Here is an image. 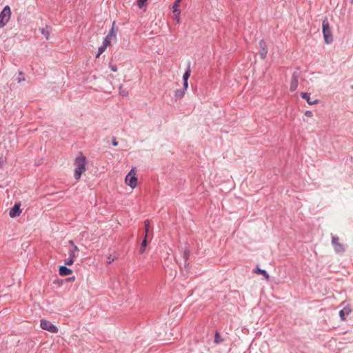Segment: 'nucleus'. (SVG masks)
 Masks as SVG:
<instances>
[{"label":"nucleus","mask_w":353,"mask_h":353,"mask_svg":"<svg viewBox=\"0 0 353 353\" xmlns=\"http://www.w3.org/2000/svg\"><path fill=\"white\" fill-rule=\"evenodd\" d=\"M75 170H74V178L79 180L81 178V174L85 171L86 158L85 156L80 153L75 159Z\"/></svg>","instance_id":"1"},{"label":"nucleus","mask_w":353,"mask_h":353,"mask_svg":"<svg viewBox=\"0 0 353 353\" xmlns=\"http://www.w3.org/2000/svg\"><path fill=\"white\" fill-rule=\"evenodd\" d=\"M323 34L325 43L330 44L333 41V37L330 27V24L327 18L323 19L322 23Z\"/></svg>","instance_id":"2"},{"label":"nucleus","mask_w":353,"mask_h":353,"mask_svg":"<svg viewBox=\"0 0 353 353\" xmlns=\"http://www.w3.org/2000/svg\"><path fill=\"white\" fill-rule=\"evenodd\" d=\"M137 171L135 168H132L125 179V184L131 188L134 189L137 186L138 179L136 176Z\"/></svg>","instance_id":"3"},{"label":"nucleus","mask_w":353,"mask_h":353,"mask_svg":"<svg viewBox=\"0 0 353 353\" xmlns=\"http://www.w3.org/2000/svg\"><path fill=\"white\" fill-rule=\"evenodd\" d=\"M11 14L10 8L8 6L4 7L0 13V28H3L9 21Z\"/></svg>","instance_id":"4"},{"label":"nucleus","mask_w":353,"mask_h":353,"mask_svg":"<svg viewBox=\"0 0 353 353\" xmlns=\"http://www.w3.org/2000/svg\"><path fill=\"white\" fill-rule=\"evenodd\" d=\"M40 326L43 330H46L51 333L55 334L58 332V328L49 321L41 320Z\"/></svg>","instance_id":"5"},{"label":"nucleus","mask_w":353,"mask_h":353,"mask_svg":"<svg viewBox=\"0 0 353 353\" xmlns=\"http://www.w3.org/2000/svg\"><path fill=\"white\" fill-rule=\"evenodd\" d=\"M21 203H16L13 208H12L10 210L9 215L11 218H14L19 216L21 212Z\"/></svg>","instance_id":"6"},{"label":"nucleus","mask_w":353,"mask_h":353,"mask_svg":"<svg viewBox=\"0 0 353 353\" xmlns=\"http://www.w3.org/2000/svg\"><path fill=\"white\" fill-rule=\"evenodd\" d=\"M260 52L259 57L261 59H265L268 54V48L265 42L263 40H261L259 43Z\"/></svg>","instance_id":"7"},{"label":"nucleus","mask_w":353,"mask_h":353,"mask_svg":"<svg viewBox=\"0 0 353 353\" xmlns=\"http://www.w3.org/2000/svg\"><path fill=\"white\" fill-rule=\"evenodd\" d=\"M299 84V75L296 73H294L292 76L290 85V90L294 92L297 89Z\"/></svg>","instance_id":"8"},{"label":"nucleus","mask_w":353,"mask_h":353,"mask_svg":"<svg viewBox=\"0 0 353 353\" xmlns=\"http://www.w3.org/2000/svg\"><path fill=\"white\" fill-rule=\"evenodd\" d=\"M339 240L338 237L333 236L332 243L336 252H342L344 251V248L343 245L339 242Z\"/></svg>","instance_id":"9"},{"label":"nucleus","mask_w":353,"mask_h":353,"mask_svg":"<svg viewBox=\"0 0 353 353\" xmlns=\"http://www.w3.org/2000/svg\"><path fill=\"white\" fill-rule=\"evenodd\" d=\"M352 312V310L349 307H345L339 312V316L342 321L346 319V316H348Z\"/></svg>","instance_id":"10"},{"label":"nucleus","mask_w":353,"mask_h":353,"mask_svg":"<svg viewBox=\"0 0 353 353\" xmlns=\"http://www.w3.org/2000/svg\"><path fill=\"white\" fill-rule=\"evenodd\" d=\"M310 95V94L306 93V92H302L301 94V97L303 99H305L308 104L314 105V104L318 103V100L317 99L312 100Z\"/></svg>","instance_id":"11"},{"label":"nucleus","mask_w":353,"mask_h":353,"mask_svg":"<svg viewBox=\"0 0 353 353\" xmlns=\"http://www.w3.org/2000/svg\"><path fill=\"white\" fill-rule=\"evenodd\" d=\"M69 243L71 245V246L72 247V250H69V255L70 257L72 258H75L76 257V253L79 251V248L78 247L74 244V243L73 242V241H69Z\"/></svg>","instance_id":"12"},{"label":"nucleus","mask_w":353,"mask_h":353,"mask_svg":"<svg viewBox=\"0 0 353 353\" xmlns=\"http://www.w3.org/2000/svg\"><path fill=\"white\" fill-rule=\"evenodd\" d=\"M59 274L62 276L70 275L72 273V270L65 266H61L59 269Z\"/></svg>","instance_id":"13"},{"label":"nucleus","mask_w":353,"mask_h":353,"mask_svg":"<svg viewBox=\"0 0 353 353\" xmlns=\"http://www.w3.org/2000/svg\"><path fill=\"white\" fill-rule=\"evenodd\" d=\"M39 30H40L41 33L44 36V37L46 39H48L49 36H50V30H49L48 26H46L45 28H41Z\"/></svg>","instance_id":"14"},{"label":"nucleus","mask_w":353,"mask_h":353,"mask_svg":"<svg viewBox=\"0 0 353 353\" xmlns=\"http://www.w3.org/2000/svg\"><path fill=\"white\" fill-rule=\"evenodd\" d=\"M255 272H256L257 274H262L264 276V277L266 279V280H269L270 279V276L269 274L267 273V272L264 270H261L260 268H256Z\"/></svg>","instance_id":"15"},{"label":"nucleus","mask_w":353,"mask_h":353,"mask_svg":"<svg viewBox=\"0 0 353 353\" xmlns=\"http://www.w3.org/2000/svg\"><path fill=\"white\" fill-rule=\"evenodd\" d=\"M182 0H175L173 6H172V11L174 13H176V12H178L179 10V4L181 2Z\"/></svg>","instance_id":"16"},{"label":"nucleus","mask_w":353,"mask_h":353,"mask_svg":"<svg viewBox=\"0 0 353 353\" xmlns=\"http://www.w3.org/2000/svg\"><path fill=\"white\" fill-rule=\"evenodd\" d=\"M147 244H148L147 238H146V236H145L144 239L143 240V241L141 243L140 250H139L141 254L144 253V252L145 250V247L147 246Z\"/></svg>","instance_id":"17"},{"label":"nucleus","mask_w":353,"mask_h":353,"mask_svg":"<svg viewBox=\"0 0 353 353\" xmlns=\"http://www.w3.org/2000/svg\"><path fill=\"white\" fill-rule=\"evenodd\" d=\"M110 42H111L110 34H108V36L105 38L102 46L107 48L110 44Z\"/></svg>","instance_id":"18"},{"label":"nucleus","mask_w":353,"mask_h":353,"mask_svg":"<svg viewBox=\"0 0 353 353\" xmlns=\"http://www.w3.org/2000/svg\"><path fill=\"white\" fill-rule=\"evenodd\" d=\"M144 227H145V236H146V237H147L148 234L149 232L150 227L149 220H145L144 221Z\"/></svg>","instance_id":"19"},{"label":"nucleus","mask_w":353,"mask_h":353,"mask_svg":"<svg viewBox=\"0 0 353 353\" xmlns=\"http://www.w3.org/2000/svg\"><path fill=\"white\" fill-rule=\"evenodd\" d=\"M184 94H185L184 90H177L175 92V97L181 99L184 96Z\"/></svg>","instance_id":"20"},{"label":"nucleus","mask_w":353,"mask_h":353,"mask_svg":"<svg viewBox=\"0 0 353 353\" xmlns=\"http://www.w3.org/2000/svg\"><path fill=\"white\" fill-rule=\"evenodd\" d=\"M119 94L123 97H127L128 95V91L123 89L122 85L119 86Z\"/></svg>","instance_id":"21"},{"label":"nucleus","mask_w":353,"mask_h":353,"mask_svg":"<svg viewBox=\"0 0 353 353\" xmlns=\"http://www.w3.org/2000/svg\"><path fill=\"white\" fill-rule=\"evenodd\" d=\"M222 341H223V339H221L219 333V332H216L215 337H214V343H220Z\"/></svg>","instance_id":"22"},{"label":"nucleus","mask_w":353,"mask_h":353,"mask_svg":"<svg viewBox=\"0 0 353 353\" xmlns=\"http://www.w3.org/2000/svg\"><path fill=\"white\" fill-rule=\"evenodd\" d=\"M190 69L188 68V70L184 73V74L183 76V81H188L189 77H190Z\"/></svg>","instance_id":"23"},{"label":"nucleus","mask_w":353,"mask_h":353,"mask_svg":"<svg viewBox=\"0 0 353 353\" xmlns=\"http://www.w3.org/2000/svg\"><path fill=\"white\" fill-rule=\"evenodd\" d=\"M147 1V0H138L137 1V6L138 7L141 9L144 7L145 3Z\"/></svg>","instance_id":"24"},{"label":"nucleus","mask_w":353,"mask_h":353,"mask_svg":"<svg viewBox=\"0 0 353 353\" xmlns=\"http://www.w3.org/2000/svg\"><path fill=\"white\" fill-rule=\"evenodd\" d=\"M106 48L103 46H101L98 50V54L97 55V58H99V56L105 50Z\"/></svg>","instance_id":"25"},{"label":"nucleus","mask_w":353,"mask_h":353,"mask_svg":"<svg viewBox=\"0 0 353 353\" xmlns=\"http://www.w3.org/2000/svg\"><path fill=\"white\" fill-rule=\"evenodd\" d=\"M74 263V258L69 257L68 259L65 261V264L67 265H72Z\"/></svg>","instance_id":"26"},{"label":"nucleus","mask_w":353,"mask_h":353,"mask_svg":"<svg viewBox=\"0 0 353 353\" xmlns=\"http://www.w3.org/2000/svg\"><path fill=\"white\" fill-rule=\"evenodd\" d=\"M174 14V18L176 21L179 23H180V14H181V10H179L178 12H176Z\"/></svg>","instance_id":"27"},{"label":"nucleus","mask_w":353,"mask_h":353,"mask_svg":"<svg viewBox=\"0 0 353 353\" xmlns=\"http://www.w3.org/2000/svg\"><path fill=\"white\" fill-rule=\"evenodd\" d=\"M305 115L307 117H313V113L312 111H310V110H307L305 112Z\"/></svg>","instance_id":"28"},{"label":"nucleus","mask_w":353,"mask_h":353,"mask_svg":"<svg viewBox=\"0 0 353 353\" xmlns=\"http://www.w3.org/2000/svg\"><path fill=\"white\" fill-rule=\"evenodd\" d=\"M110 69L113 72H117V67L116 65H110Z\"/></svg>","instance_id":"29"},{"label":"nucleus","mask_w":353,"mask_h":353,"mask_svg":"<svg viewBox=\"0 0 353 353\" xmlns=\"http://www.w3.org/2000/svg\"><path fill=\"white\" fill-rule=\"evenodd\" d=\"M188 86V81H184V83H183L184 90H187Z\"/></svg>","instance_id":"30"},{"label":"nucleus","mask_w":353,"mask_h":353,"mask_svg":"<svg viewBox=\"0 0 353 353\" xmlns=\"http://www.w3.org/2000/svg\"><path fill=\"white\" fill-rule=\"evenodd\" d=\"M109 34H110V38H112V37H114V36H115V34H114V32L113 29H112V30H110V32H109Z\"/></svg>","instance_id":"31"},{"label":"nucleus","mask_w":353,"mask_h":353,"mask_svg":"<svg viewBox=\"0 0 353 353\" xmlns=\"http://www.w3.org/2000/svg\"><path fill=\"white\" fill-rule=\"evenodd\" d=\"M3 163H4V161H3V158H0V168L2 167V165H3Z\"/></svg>","instance_id":"32"},{"label":"nucleus","mask_w":353,"mask_h":353,"mask_svg":"<svg viewBox=\"0 0 353 353\" xmlns=\"http://www.w3.org/2000/svg\"><path fill=\"white\" fill-rule=\"evenodd\" d=\"M112 144L114 146H117L118 145V143L116 141L115 139H113Z\"/></svg>","instance_id":"33"},{"label":"nucleus","mask_w":353,"mask_h":353,"mask_svg":"<svg viewBox=\"0 0 353 353\" xmlns=\"http://www.w3.org/2000/svg\"><path fill=\"white\" fill-rule=\"evenodd\" d=\"M21 80H22L21 78H20V77L18 78V82H21Z\"/></svg>","instance_id":"34"},{"label":"nucleus","mask_w":353,"mask_h":353,"mask_svg":"<svg viewBox=\"0 0 353 353\" xmlns=\"http://www.w3.org/2000/svg\"><path fill=\"white\" fill-rule=\"evenodd\" d=\"M19 75H22V72H19Z\"/></svg>","instance_id":"35"}]
</instances>
